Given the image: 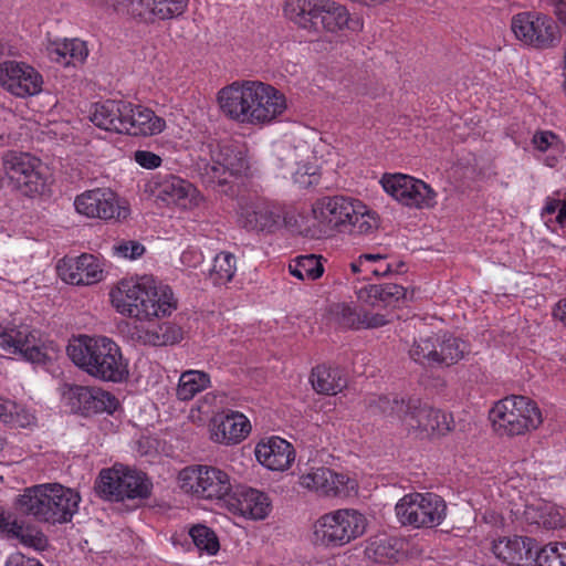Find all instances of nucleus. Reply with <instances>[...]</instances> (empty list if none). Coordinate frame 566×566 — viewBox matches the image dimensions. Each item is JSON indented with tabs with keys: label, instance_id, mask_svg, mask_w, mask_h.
Instances as JSON below:
<instances>
[{
	"label": "nucleus",
	"instance_id": "nucleus-1",
	"mask_svg": "<svg viewBox=\"0 0 566 566\" xmlns=\"http://www.w3.org/2000/svg\"><path fill=\"white\" fill-rule=\"evenodd\" d=\"M218 103L222 113L241 124L268 126L286 111L287 101L280 90L261 81H242L221 88Z\"/></svg>",
	"mask_w": 566,
	"mask_h": 566
},
{
	"label": "nucleus",
	"instance_id": "nucleus-2",
	"mask_svg": "<svg viewBox=\"0 0 566 566\" xmlns=\"http://www.w3.org/2000/svg\"><path fill=\"white\" fill-rule=\"evenodd\" d=\"M109 295L118 313L139 321L169 316L178 304L170 286L148 275L122 280Z\"/></svg>",
	"mask_w": 566,
	"mask_h": 566
},
{
	"label": "nucleus",
	"instance_id": "nucleus-3",
	"mask_svg": "<svg viewBox=\"0 0 566 566\" xmlns=\"http://www.w3.org/2000/svg\"><path fill=\"white\" fill-rule=\"evenodd\" d=\"M367 407L374 415L398 420L408 432L421 438L442 437L453 428L450 413L422 403L418 398L379 396L369 399Z\"/></svg>",
	"mask_w": 566,
	"mask_h": 566
},
{
	"label": "nucleus",
	"instance_id": "nucleus-4",
	"mask_svg": "<svg viewBox=\"0 0 566 566\" xmlns=\"http://www.w3.org/2000/svg\"><path fill=\"white\" fill-rule=\"evenodd\" d=\"M71 360L90 376L111 382L128 377V365L120 347L105 336H80L67 346Z\"/></svg>",
	"mask_w": 566,
	"mask_h": 566
},
{
	"label": "nucleus",
	"instance_id": "nucleus-5",
	"mask_svg": "<svg viewBox=\"0 0 566 566\" xmlns=\"http://www.w3.org/2000/svg\"><path fill=\"white\" fill-rule=\"evenodd\" d=\"M91 120L104 130L130 136L157 135L166 126L165 120L151 109L122 99L96 103Z\"/></svg>",
	"mask_w": 566,
	"mask_h": 566
},
{
	"label": "nucleus",
	"instance_id": "nucleus-6",
	"mask_svg": "<svg viewBox=\"0 0 566 566\" xmlns=\"http://www.w3.org/2000/svg\"><path fill=\"white\" fill-rule=\"evenodd\" d=\"M80 495L61 484H39L24 490L15 501L17 510L38 522H70L78 510Z\"/></svg>",
	"mask_w": 566,
	"mask_h": 566
},
{
	"label": "nucleus",
	"instance_id": "nucleus-7",
	"mask_svg": "<svg viewBox=\"0 0 566 566\" xmlns=\"http://www.w3.org/2000/svg\"><path fill=\"white\" fill-rule=\"evenodd\" d=\"M490 416L495 429L510 437L535 430L543 421L537 403L524 396H510L497 401Z\"/></svg>",
	"mask_w": 566,
	"mask_h": 566
},
{
	"label": "nucleus",
	"instance_id": "nucleus-8",
	"mask_svg": "<svg viewBox=\"0 0 566 566\" xmlns=\"http://www.w3.org/2000/svg\"><path fill=\"white\" fill-rule=\"evenodd\" d=\"M151 488L153 484L145 473L123 465L103 469L95 482V490L101 497L116 502L125 499H147Z\"/></svg>",
	"mask_w": 566,
	"mask_h": 566
},
{
	"label": "nucleus",
	"instance_id": "nucleus-9",
	"mask_svg": "<svg viewBox=\"0 0 566 566\" xmlns=\"http://www.w3.org/2000/svg\"><path fill=\"white\" fill-rule=\"evenodd\" d=\"M367 526L366 517L356 510L343 509L327 513L314 524V537L325 546H343L360 537Z\"/></svg>",
	"mask_w": 566,
	"mask_h": 566
},
{
	"label": "nucleus",
	"instance_id": "nucleus-10",
	"mask_svg": "<svg viewBox=\"0 0 566 566\" xmlns=\"http://www.w3.org/2000/svg\"><path fill=\"white\" fill-rule=\"evenodd\" d=\"M396 516L403 526L436 527L447 515L444 500L436 493H409L395 506Z\"/></svg>",
	"mask_w": 566,
	"mask_h": 566
},
{
	"label": "nucleus",
	"instance_id": "nucleus-11",
	"mask_svg": "<svg viewBox=\"0 0 566 566\" xmlns=\"http://www.w3.org/2000/svg\"><path fill=\"white\" fill-rule=\"evenodd\" d=\"M6 175L24 196L42 193L46 186L45 166L30 153L9 150L2 156Z\"/></svg>",
	"mask_w": 566,
	"mask_h": 566
},
{
	"label": "nucleus",
	"instance_id": "nucleus-12",
	"mask_svg": "<svg viewBox=\"0 0 566 566\" xmlns=\"http://www.w3.org/2000/svg\"><path fill=\"white\" fill-rule=\"evenodd\" d=\"M178 481L184 492L205 500H222L232 491L228 473L214 467H187L179 472Z\"/></svg>",
	"mask_w": 566,
	"mask_h": 566
},
{
	"label": "nucleus",
	"instance_id": "nucleus-13",
	"mask_svg": "<svg viewBox=\"0 0 566 566\" xmlns=\"http://www.w3.org/2000/svg\"><path fill=\"white\" fill-rule=\"evenodd\" d=\"M469 353V346L452 335H433L416 340L409 350L412 360L423 366H452Z\"/></svg>",
	"mask_w": 566,
	"mask_h": 566
},
{
	"label": "nucleus",
	"instance_id": "nucleus-14",
	"mask_svg": "<svg viewBox=\"0 0 566 566\" xmlns=\"http://www.w3.org/2000/svg\"><path fill=\"white\" fill-rule=\"evenodd\" d=\"M511 29L516 39L538 49L553 48L560 34L553 18L538 12H521L512 18Z\"/></svg>",
	"mask_w": 566,
	"mask_h": 566
},
{
	"label": "nucleus",
	"instance_id": "nucleus-15",
	"mask_svg": "<svg viewBox=\"0 0 566 566\" xmlns=\"http://www.w3.org/2000/svg\"><path fill=\"white\" fill-rule=\"evenodd\" d=\"M283 219V208L266 199L258 198L240 203L238 221L247 231L273 233L281 228Z\"/></svg>",
	"mask_w": 566,
	"mask_h": 566
},
{
	"label": "nucleus",
	"instance_id": "nucleus-16",
	"mask_svg": "<svg viewBox=\"0 0 566 566\" xmlns=\"http://www.w3.org/2000/svg\"><path fill=\"white\" fill-rule=\"evenodd\" d=\"M384 190L407 207L430 208L436 203V192L422 180L407 175H385Z\"/></svg>",
	"mask_w": 566,
	"mask_h": 566
},
{
	"label": "nucleus",
	"instance_id": "nucleus-17",
	"mask_svg": "<svg viewBox=\"0 0 566 566\" xmlns=\"http://www.w3.org/2000/svg\"><path fill=\"white\" fill-rule=\"evenodd\" d=\"M0 346L31 363H42L46 357L39 332L27 324L0 325Z\"/></svg>",
	"mask_w": 566,
	"mask_h": 566
},
{
	"label": "nucleus",
	"instance_id": "nucleus-18",
	"mask_svg": "<svg viewBox=\"0 0 566 566\" xmlns=\"http://www.w3.org/2000/svg\"><path fill=\"white\" fill-rule=\"evenodd\" d=\"M0 85L17 97H28L42 91L43 77L33 66L24 62L0 63Z\"/></svg>",
	"mask_w": 566,
	"mask_h": 566
},
{
	"label": "nucleus",
	"instance_id": "nucleus-19",
	"mask_svg": "<svg viewBox=\"0 0 566 566\" xmlns=\"http://www.w3.org/2000/svg\"><path fill=\"white\" fill-rule=\"evenodd\" d=\"M74 206L88 218L120 220L128 216V209L119 206L117 195L109 188L87 190L75 198Z\"/></svg>",
	"mask_w": 566,
	"mask_h": 566
},
{
	"label": "nucleus",
	"instance_id": "nucleus-20",
	"mask_svg": "<svg viewBox=\"0 0 566 566\" xmlns=\"http://www.w3.org/2000/svg\"><path fill=\"white\" fill-rule=\"evenodd\" d=\"M63 396L72 410L84 416L107 411L112 413L117 407L116 398L97 387L65 385Z\"/></svg>",
	"mask_w": 566,
	"mask_h": 566
},
{
	"label": "nucleus",
	"instance_id": "nucleus-21",
	"mask_svg": "<svg viewBox=\"0 0 566 566\" xmlns=\"http://www.w3.org/2000/svg\"><path fill=\"white\" fill-rule=\"evenodd\" d=\"M357 200L344 196L324 197L313 206L315 220L329 230L345 231L355 213Z\"/></svg>",
	"mask_w": 566,
	"mask_h": 566
},
{
	"label": "nucleus",
	"instance_id": "nucleus-22",
	"mask_svg": "<svg viewBox=\"0 0 566 566\" xmlns=\"http://www.w3.org/2000/svg\"><path fill=\"white\" fill-rule=\"evenodd\" d=\"M154 192L167 205H175L184 209L197 207L202 200L192 184L175 175L158 177L154 181Z\"/></svg>",
	"mask_w": 566,
	"mask_h": 566
},
{
	"label": "nucleus",
	"instance_id": "nucleus-23",
	"mask_svg": "<svg viewBox=\"0 0 566 566\" xmlns=\"http://www.w3.org/2000/svg\"><path fill=\"white\" fill-rule=\"evenodd\" d=\"M300 485L325 496H348L355 490L356 482L345 474L321 467L303 474Z\"/></svg>",
	"mask_w": 566,
	"mask_h": 566
},
{
	"label": "nucleus",
	"instance_id": "nucleus-24",
	"mask_svg": "<svg viewBox=\"0 0 566 566\" xmlns=\"http://www.w3.org/2000/svg\"><path fill=\"white\" fill-rule=\"evenodd\" d=\"M60 277L72 285H91L103 279L99 260L88 253L77 258H64L56 266Z\"/></svg>",
	"mask_w": 566,
	"mask_h": 566
},
{
	"label": "nucleus",
	"instance_id": "nucleus-25",
	"mask_svg": "<svg viewBox=\"0 0 566 566\" xmlns=\"http://www.w3.org/2000/svg\"><path fill=\"white\" fill-rule=\"evenodd\" d=\"M537 551V543L531 537H503L492 544L495 557L510 566L536 565Z\"/></svg>",
	"mask_w": 566,
	"mask_h": 566
},
{
	"label": "nucleus",
	"instance_id": "nucleus-26",
	"mask_svg": "<svg viewBox=\"0 0 566 566\" xmlns=\"http://www.w3.org/2000/svg\"><path fill=\"white\" fill-rule=\"evenodd\" d=\"M188 3V0H133L129 15L138 22L154 24L181 17Z\"/></svg>",
	"mask_w": 566,
	"mask_h": 566
},
{
	"label": "nucleus",
	"instance_id": "nucleus-27",
	"mask_svg": "<svg viewBox=\"0 0 566 566\" xmlns=\"http://www.w3.org/2000/svg\"><path fill=\"white\" fill-rule=\"evenodd\" d=\"M363 29V21L350 14L346 6L335 0H321L317 12L316 30L329 33L349 30L358 32Z\"/></svg>",
	"mask_w": 566,
	"mask_h": 566
},
{
	"label": "nucleus",
	"instance_id": "nucleus-28",
	"mask_svg": "<svg viewBox=\"0 0 566 566\" xmlns=\"http://www.w3.org/2000/svg\"><path fill=\"white\" fill-rule=\"evenodd\" d=\"M329 315L339 327L347 329L378 328L388 323L382 314H371L347 303L333 304L329 307Z\"/></svg>",
	"mask_w": 566,
	"mask_h": 566
},
{
	"label": "nucleus",
	"instance_id": "nucleus-29",
	"mask_svg": "<svg viewBox=\"0 0 566 566\" xmlns=\"http://www.w3.org/2000/svg\"><path fill=\"white\" fill-rule=\"evenodd\" d=\"M258 461L273 471H284L294 461V449L290 442L272 437L266 442H260L255 448Z\"/></svg>",
	"mask_w": 566,
	"mask_h": 566
},
{
	"label": "nucleus",
	"instance_id": "nucleus-30",
	"mask_svg": "<svg viewBox=\"0 0 566 566\" xmlns=\"http://www.w3.org/2000/svg\"><path fill=\"white\" fill-rule=\"evenodd\" d=\"M49 59L63 66L82 64L87 55L86 43L80 39L50 41L46 45Z\"/></svg>",
	"mask_w": 566,
	"mask_h": 566
},
{
	"label": "nucleus",
	"instance_id": "nucleus-31",
	"mask_svg": "<svg viewBox=\"0 0 566 566\" xmlns=\"http://www.w3.org/2000/svg\"><path fill=\"white\" fill-rule=\"evenodd\" d=\"M211 160L223 165L231 174L241 175L249 168L245 144H209Z\"/></svg>",
	"mask_w": 566,
	"mask_h": 566
},
{
	"label": "nucleus",
	"instance_id": "nucleus-32",
	"mask_svg": "<svg viewBox=\"0 0 566 566\" xmlns=\"http://www.w3.org/2000/svg\"><path fill=\"white\" fill-rule=\"evenodd\" d=\"M310 380L314 390L322 395L334 396L347 386V378L343 369L326 365L316 366Z\"/></svg>",
	"mask_w": 566,
	"mask_h": 566
},
{
	"label": "nucleus",
	"instance_id": "nucleus-33",
	"mask_svg": "<svg viewBox=\"0 0 566 566\" xmlns=\"http://www.w3.org/2000/svg\"><path fill=\"white\" fill-rule=\"evenodd\" d=\"M321 0H285V17L302 29L316 30L317 12Z\"/></svg>",
	"mask_w": 566,
	"mask_h": 566
},
{
	"label": "nucleus",
	"instance_id": "nucleus-34",
	"mask_svg": "<svg viewBox=\"0 0 566 566\" xmlns=\"http://www.w3.org/2000/svg\"><path fill=\"white\" fill-rule=\"evenodd\" d=\"M524 518L528 525L544 530H557L564 526V517L559 510L549 503L526 505Z\"/></svg>",
	"mask_w": 566,
	"mask_h": 566
},
{
	"label": "nucleus",
	"instance_id": "nucleus-35",
	"mask_svg": "<svg viewBox=\"0 0 566 566\" xmlns=\"http://www.w3.org/2000/svg\"><path fill=\"white\" fill-rule=\"evenodd\" d=\"M405 297L406 289L395 283L370 284L359 291V298H364L373 306H394Z\"/></svg>",
	"mask_w": 566,
	"mask_h": 566
},
{
	"label": "nucleus",
	"instance_id": "nucleus-36",
	"mask_svg": "<svg viewBox=\"0 0 566 566\" xmlns=\"http://www.w3.org/2000/svg\"><path fill=\"white\" fill-rule=\"evenodd\" d=\"M400 542L387 534H378L368 538L365 555L375 563H389L397 559Z\"/></svg>",
	"mask_w": 566,
	"mask_h": 566
},
{
	"label": "nucleus",
	"instance_id": "nucleus-37",
	"mask_svg": "<svg viewBox=\"0 0 566 566\" xmlns=\"http://www.w3.org/2000/svg\"><path fill=\"white\" fill-rule=\"evenodd\" d=\"M199 176L207 189L221 195H229L232 190L230 178L234 176L223 165L214 161L199 164Z\"/></svg>",
	"mask_w": 566,
	"mask_h": 566
},
{
	"label": "nucleus",
	"instance_id": "nucleus-38",
	"mask_svg": "<svg viewBox=\"0 0 566 566\" xmlns=\"http://www.w3.org/2000/svg\"><path fill=\"white\" fill-rule=\"evenodd\" d=\"M240 514L252 520H263L269 514L270 503L268 496L254 489L240 492L237 499Z\"/></svg>",
	"mask_w": 566,
	"mask_h": 566
},
{
	"label": "nucleus",
	"instance_id": "nucleus-39",
	"mask_svg": "<svg viewBox=\"0 0 566 566\" xmlns=\"http://www.w3.org/2000/svg\"><path fill=\"white\" fill-rule=\"evenodd\" d=\"M222 434L219 439V433H216L217 440L226 444L237 443L244 439L250 432V423L245 416L242 413L233 412L226 416L218 427Z\"/></svg>",
	"mask_w": 566,
	"mask_h": 566
},
{
	"label": "nucleus",
	"instance_id": "nucleus-40",
	"mask_svg": "<svg viewBox=\"0 0 566 566\" xmlns=\"http://www.w3.org/2000/svg\"><path fill=\"white\" fill-rule=\"evenodd\" d=\"M210 386L209 374L202 370L189 369L180 375L177 397L180 400L187 401L192 399L197 394L207 389Z\"/></svg>",
	"mask_w": 566,
	"mask_h": 566
},
{
	"label": "nucleus",
	"instance_id": "nucleus-41",
	"mask_svg": "<svg viewBox=\"0 0 566 566\" xmlns=\"http://www.w3.org/2000/svg\"><path fill=\"white\" fill-rule=\"evenodd\" d=\"M290 273L302 281H315L324 273L322 256L315 254L298 255L289 265Z\"/></svg>",
	"mask_w": 566,
	"mask_h": 566
},
{
	"label": "nucleus",
	"instance_id": "nucleus-42",
	"mask_svg": "<svg viewBox=\"0 0 566 566\" xmlns=\"http://www.w3.org/2000/svg\"><path fill=\"white\" fill-rule=\"evenodd\" d=\"M379 227V218L376 212L367 209L359 200L355 206V213L350 217L346 230L352 234H369Z\"/></svg>",
	"mask_w": 566,
	"mask_h": 566
},
{
	"label": "nucleus",
	"instance_id": "nucleus-43",
	"mask_svg": "<svg viewBox=\"0 0 566 566\" xmlns=\"http://www.w3.org/2000/svg\"><path fill=\"white\" fill-rule=\"evenodd\" d=\"M7 537L17 538L23 546L40 552L44 551L49 545L48 537L42 531L34 526H23L15 520L13 521Z\"/></svg>",
	"mask_w": 566,
	"mask_h": 566
},
{
	"label": "nucleus",
	"instance_id": "nucleus-44",
	"mask_svg": "<svg viewBox=\"0 0 566 566\" xmlns=\"http://www.w3.org/2000/svg\"><path fill=\"white\" fill-rule=\"evenodd\" d=\"M235 271V256L230 252H220L213 259L209 277L214 285H223L232 280Z\"/></svg>",
	"mask_w": 566,
	"mask_h": 566
},
{
	"label": "nucleus",
	"instance_id": "nucleus-45",
	"mask_svg": "<svg viewBox=\"0 0 566 566\" xmlns=\"http://www.w3.org/2000/svg\"><path fill=\"white\" fill-rule=\"evenodd\" d=\"M193 544L200 552L209 555H216L220 548L219 539L216 533L206 525L197 524L189 531Z\"/></svg>",
	"mask_w": 566,
	"mask_h": 566
},
{
	"label": "nucleus",
	"instance_id": "nucleus-46",
	"mask_svg": "<svg viewBox=\"0 0 566 566\" xmlns=\"http://www.w3.org/2000/svg\"><path fill=\"white\" fill-rule=\"evenodd\" d=\"M537 566H566V543H549L538 548Z\"/></svg>",
	"mask_w": 566,
	"mask_h": 566
},
{
	"label": "nucleus",
	"instance_id": "nucleus-47",
	"mask_svg": "<svg viewBox=\"0 0 566 566\" xmlns=\"http://www.w3.org/2000/svg\"><path fill=\"white\" fill-rule=\"evenodd\" d=\"M113 251L120 258L135 260L144 254L145 248L142 243L130 240L115 244Z\"/></svg>",
	"mask_w": 566,
	"mask_h": 566
},
{
	"label": "nucleus",
	"instance_id": "nucleus-48",
	"mask_svg": "<svg viewBox=\"0 0 566 566\" xmlns=\"http://www.w3.org/2000/svg\"><path fill=\"white\" fill-rule=\"evenodd\" d=\"M133 339H136L144 345L165 346L160 325L154 329H136L133 334Z\"/></svg>",
	"mask_w": 566,
	"mask_h": 566
},
{
	"label": "nucleus",
	"instance_id": "nucleus-49",
	"mask_svg": "<svg viewBox=\"0 0 566 566\" xmlns=\"http://www.w3.org/2000/svg\"><path fill=\"white\" fill-rule=\"evenodd\" d=\"M88 2L98 9L113 10L115 12H127L132 10L133 0H88Z\"/></svg>",
	"mask_w": 566,
	"mask_h": 566
},
{
	"label": "nucleus",
	"instance_id": "nucleus-50",
	"mask_svg": "<svg viewBox=\"0 0 566 566\" xmlns=\"http://www.w3.org/2000/svg\"><path fill=\"white\" fill-rule=\"evenodd\" d=\"M160 331L164 337V345H174L179 343L182 339V329L172 323H164L160 324Z\"/></svg>",
	"mask_w": 566,
	"mask_h": 566
},
{
	"label": "nucleus",
	"instance_id": "nucleus-51",
	"mask_svg": "<svg viewBox=\"0 0 566 566\" xmlns=\"http://www.w3.org/2000/svg\"><path fill=\"white\" fill-rule=\"evenodd\" d=\"M135 161L146 169H155L161 165L160 156L147 150H137L134 154Z\"/></svg>",
	"mask_w": 566,
	"mask_h": 566
},
{
	"label": "nucleus",
	"instance_id": "nucleus-52",
	"mask_svg": "<svg viewBox=\"0 0 566 566\" xmlns=\"http://www.w3.org/2000/svg\"><path fill=\"white\" fill-rule=\"evenodd\" d=\"M41 562L27 557L25 555L21 553L12 554L6 562L4 566H41Z\"/></svg>",
	"mask_w": 566,
	"mask_h": 566
},
{
	"label": "nucleus",
	"instance_id": "nucleus-53",
	"mask_svg": "<svg viewBox=\"0 0 566 566\" xmlns=\"http://www.w3.org/2000/svg\"><path fill=\"white\" fill-rule=\"evenodd\" d=\"M14 403L12 401L0 398V419L8 421L9 417L12 415Z\"/></svg>",
	"mask_w": 566,
	"mask_h": 566
},
{
	"label": "nucleus",
	"instance_id": "nucleus-54",
	"mask_svg": "<svg viewBox=\"0 0 566 566\" xmlns=\"http://www.w3.org/2000/svg\"><path fill=\"white\" fill-rule=\"evenodd\" d=\"M553 315L556 319L560 321L566 326V298L560 300L554 311Z\"/></svg>",
	"mask_w": 566,
	"mask_h": 566
},
{
	"label": "nucleus",
	"instance_id": "nucleus-55",
	"mask_svg": "<svg viewBox=\"0 0 566 566\" xmlns=\"http://www.w3.org/2000/svg\"><path fill=\"white\" fill-rule=\"evenodd\" d=\"M563 202L559 200V199H553V198H548L547 201H546V205L545 207L543 208V216L544 214H553L555 213L558 208L560 207Z\"/></svg>",
	"mask_w": 566,
	"mask_h": 566
},
{
	"label": "nucleus",
	"instance_id": "nucleus-56",
	"mask_svg": "<svg viewBox=\"0 0 566 566\" xmlns=\"http://www.w3.org/2000/svg\"><path fill=\"white\" fill-rule=\"evenodd\" d=\"M12 524L13 521L11 522L6 517L4 510L0 506V533L7 536Z\"/></svg>",
	"mask_w": 566,
	"mask_h": 566
},
{
	"label": "nucleus",
	"instance_id": "nucleus-57",
	"mask_svg": "<svg viewBox=\"0 0 566 566\" xmlns=\"http://www.w3.org/2000/svg\"><path fill=\"white\" fill-rule=\"evenodd\" d=\"M350 270L353 273L367 272L369 270V265H367L363 258L359 255L358 259L350 263Z\"/></svg>",
	"mask_w": 566,
	"mask_h": 566
},
{
	"label": "nucleus",
	"instance_id": "nucleus-58",
	"mask_svg": "<svg viewBox=\"0 0 566 566\" xmlns=\"http://www.w3.org/2000/svg\"><path fill=\"white\" fill-rule=\"evenodd\" d=\"M391 266L390 264L379 265L375 269L369 266L368 273L375 275V276H386L389 273H391Z\"/></svg>",
	"mask_w": 566,
	"mask_h": 566
},
{
	"label": "nucleus",
	"instance_id": "nucleus-59",
	"mask_svg": "<svg viewBox=\"0 0 566 566\" xmlns=\"http://www.w3.org/2000/svg\"><path fill=\"white\" fill-rule=\"evenodd\" d=\"M553 138H555V135L552 132H539L533 136L531 142L544 143V142H549V139H553Z\"/></svg>",
	"mask_w": 566,
	"mask_h": 566
},
{
	"label": "nucleus",
	"instance_id": "nucleus-60",
	"mask_svg": "<svg viewBox=\"0 0 566 566\" xmlns=\"http://www.w3.org/2000/svg\"><path fill=\"white\" fill-rule=\"evenodd\" d=\"M360 256L363 258L364 262H379V261H382L386 259V255L384 254H379V253H364V254H360Z\"/></svg>",
	"mask_w": 566,
	"mask_h": 566
},
{
	"label": "nucleus",
	"instance_id": "nucleus-61",
	"mask_svg": "<svg viewBox=\"0 0 566 566\" xmlns=\"http://www.w3.org/2000/svg\"><path fill=\"white\" fill-rule=\"evenodd\" d=\"M556 221L560 226H565L566 224V201H563V203L558 208V213L556 216Z\"/></svg>",
	"mask_w": 566,
	"mask_h": 566
},
{
	"label": "nucleus",
	"instance_id": "nucleus-62",
	"mask_svg": "<svg viewBox=\"0 0 566 566\" xmlns=\"http://www.w3.org/2000/svg\"><path fill=\"white\" fill-rule=\"evenodd\" d=\"M329 144H316V146L313 148L314 157L317 158L319 155V158L324 157V151L327 150Z\"/></svg>",
	"mask_w": 566,
	"mask_h": 566
},
{
	"label": "nucleus",
	"instance_id": "nucleus-63",
	"mask_svg": "<svg viewBox=\"0 0 566 566\" xmlns=\"http://www.w3.org/2000/svg\"><path fill=\"white\" fill-rule=\"evenodd\" d=\"M551 145L552 144H543V143L535 144V146H536L535 149L538 150L539 153H545Z\"/></svg>",
	"mask_w": 566,
	"mask_h": 566
},
{
	"label": "nucleus",
	"instance_id": "nucleus-64",
	"mask_svg": "<svg viewBox=\"0 0 566 566\" xmlns=\"http://www.w3.org/2000/svg\"><path fill=\"white\" fill-rule=\"evenodd\" d=\"M554 4H563L566 6V0H551Z\"/></svg>",
	"mask_w": 566,
	"mask_h": 566
}]
</instances>
